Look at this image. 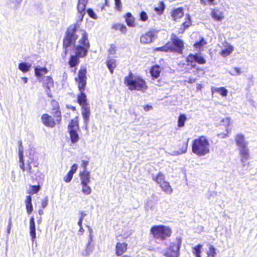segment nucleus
<instances>
[{
	"mask_svg": "<svg viewBox=\"0 0 257 257\" xmlns=\"http://www.w3.org/2000/svg\"><path fill=\"white\" fill-rule=\"evenodd\" d=\"M77 23L70 25L67 29L63 40V52L62 56L65 58L69 51V47L73 46L75 55L79 58L85 57L90 48L88 34L85 30L80 29Z\"/></svg>",
	"mask_w": 257,
	"mask_h": 257,
	"instance_id": "nucleus-1",
	"label": "nucleus"
},
{
	"mask_svg": "<svg viewBox=\"0 0 257 257\" xmlns=\"http://www.w3.org/2000/svg\"><path fill=\"white\" fill-rule=\"evenodd\" d=\"M235 145L238 151L240 161L242 167L245 166L246 162L250 157L248 142L246 140L245 136L241 133L237 134L234 138Z\"/></svg>",
	"mask_w": 257,
	"mask_h": 257,
	"instance_id": "nucleus-2",
	"label": "nucleus"
},
{
	"mask_svg": "<svg viewBox=\"0 0 257 257\" xmlns=\"http://www.w3.org/2000/svg\"><path fill=\"white\" fill-rule=\"evenodd\" d=\"M124 83L130 90L144 91L148 87L146 81L142 77L135 75L131 71L124 77Z\"/></svg>",
	"mask_w": 257,
	"mask_h": 257,
	"instance_id": "nucleus-3",
	"label": "nucleus"
},
{
	"mask_svg": "<svg viewBox=\"0 0 257 257\" xmlns=\"http://www.w3.org/2000/svg\"><path fill=\"white\" fill-rule=\"evenodd\" d=\"M193 153L198 156H203L209 152V144L204 136H201L193 141L192 146Z\"/></svg>",
	"mask_w": 257,
	"mask_h": 257,
	"instance_id": "nucleus-4",
	"label": "nucleus"
},
{
	"mask_svg": "<svg viewBox=\"0 0 257 257\" xmlns=\"http://www.w3.org/2000/svg\"><path fill=\"white\" fill-rule=\"evenodd\" d=\"M150 232L155 239L163 241L171 236L172 230L164 225H154L151 228Z\"/></svg>",
	"mask_w": 257,
	"mask_h": 257,
	"instance_id": "nucleus-5",
	"label": "nucleus"
},
{
	"mask_svg": "<svg viewBox=\"0 0 257 257\" xmlns=\"http://www.w3.org/2000/svg\"><path fill=\"white\" fill-rule=\"evenodd\" d=\"M171 42H168L169 44V50L171 52H177L182 54L184 49V42L179 39L175 34H172L171 36Z\"/></svg>",
	"mask_w": 257,
	"mask_h": 257,
	"instance_id": "nucleus-6",
	"label": "nucleus"
},
{
	"mask_svg": "<svg viewBox=\"0 0 257 257\" xmlns=\"http://www.w3.org/2000/svg\"><path fill=\"white\" fill-rule=\"evenodd\" d=\"M86 67L81 66L78 74V78H75V81L78 83V89L80 92H84L86 85Z\"/></svg>",
	"mask_w": 257,
	"mask_h": 257,
	"instance_id": "nucleus-7",
	"label": "nucleus"
},
{
	"mask_svg": "<svg viewBox=\"0 0 257 257\" xmlns=\"http://www.w3.org/2000/svg\"><path fill=\"white\" fill-rule=\"evenodd\" d=\"M181 240L179 239L176 242H172L167 249L165 255L167 257H179Z\"/></svg>",
	"mask_w": 257,
	"mask_h": 257,
	"instance_id": "nucleus-8",
	"label": "nucleus"
},
{
	"mask_svg": "<svg viewBox=\"0 0 257 257\" xmlns=\"http://www.w3.org/2000/svg\"><path fill=\"white\" fill-rule=\"evenodd\" d=\"M78 128L79 125L78 121L73 119L71 120L68 125V130L72 143H76L79 141V137L77 132Z\"/></svg>",
	"mask_w": 257,
	"mask_h": 257,
	"instance_id": "nucleus-9",
	"label": "nucleus"
},
{
	"mask_svg": "<svg viewBox=\"0 0 257 257\" xmlns=\"http://www.w3.org/2000/svg\"><path fill=\"white\" fill-rule=\"evenodd\" d=\"M158 31L154 29H150L148 32L141 36L140 41L142 44H149L153 42L158 34Z\"/></svg>",
	"mask_w": 257,
	"mask_h": 257,
	"instance_id": "nucleus-10",
	"label": "nucleus"
},
{
	"mask_svg": "<svg viewBox=\"0 0 257 257\" xmlns=\"http://www.w3.org/2000/svg\"><path fill=\"white\" fill-rule=\"evenodd\" d=\"M186 61L188 63H198L199 64H204L206 63L204 58L198 54H193L190 53L186 58Z\"/></svg>",
	"mask_w": 257,
	"mask_h": 257,
	"instance_id": "nucleus-11",
	"label": "nucleus"
},
{
	"mask_svg": "<svg viewBox=\"0 0 257 257\" xmlns=\"http://www.w3.org/2000/svg\"><path fill=\"white\" fill-rule=\"evenodd\" d=\"M41 119L43 124L46 126L53 127L55 126V122L53 118L48 114L45 113L43 114L41 117Z\"/></svg>",
	"mask_w": 257,
	"mask_h": 257,
	"instance_id": "nucleus-12",
	"label": "nucleus"
},
{
	"mask_svg": "<svg viewBox=\"0 0 257 257\" xmlns=\"http://www.w3.org/2000/svg\"><path fill=\"white\" fill-rule=\"evenodd\" d=\"M30 235L32 237V241L33 242L36 238V225L35 219L32 216L30 219Z\"/></svg>",
	"mask_w": 257,
	"mask_h": 257,
	"instance_id": "nucleus-13",
	"label": "nucleus"
},
{
	"mask_svg": "<svg viewBox=\"0 0 257 257\" xmlns=\"http://www.w3.org/2000/svg\"><path fill=\"white\" fill-rule=\"evenodd\" d=\"M79 176L80 177L81 184L89 183L90 181V174L89 172L86 170H83L80 173Z\"/></svg>",
	"mask_w": 257,
	"mask_h": 257,
	"instance_id": "nucleus-14",
	"label": "nucleus"
},
{
	"mask_svg": "<svg viewBox=\"0 0 257 257\" xmlns=\"http://www.w3.org/2000/svg\"><path fill=\"white\" fill-rule=\"evenodd\" d=\"M82 114L84 119V122L86 126L88 125L89 116H90V108L89 106L86 105L82 106Z\"/></svg>",
	"mask_w": 257,
	"mask_h": 257,
	"instance_id": "nucleus-15",
	"label": "nucleus"
},
{
	"mask_svg": "<svg viewBox=\"0 0 257 257\" xmlns=\"http://www.w3.org/2000/svg\"><path fill=\"white\" fill-rule=\"evenodd\" d=\"M127 244L125 242H118L116 245V254L117 256L122 255L127 249Z\"/></svg>",
	"mask_w": 257,
	"mask_h": 257,
	"instance_id": "nucleus-16",
	"label": "nucleus"
},
{
	"mask_svg": "<svg viewBox=\"0 0 257 257\" xmlns=\"http://www.w3.org/2000/svg\"><path fill=\"white\" fill-rule=\"evenodd\" d=\"M161 68L159 65H155L150 70V73L152 78L154 80L157 79L160 75Z\"/></svg>",
	"mask_w": 257,
	"mask_h": 257,
	"instance_id": "nucleus-17",
	"label": "nucleus"
},
{
	"mask_svg": "<svg viewBox=\"0 0 257 257\" xmlns=\"http://www.w3.org/2000/svg\"><path fill=\"white\" fill-rule=\"evenodd\" d=\"M211 15L213 19L217 21H221L224 18L223 13L218 10H212Z\"/></svg>",
	"mask_w": 257,
	"mask_h": 257,
	"instance_id": "nucleus-18",
	"label": "nucleus"
},
{
	"mask_svg": "<svg viewBox=\"0 0 257 257\" xmlns=\"http://www.w3.org/2000/svg\"><path fill=\"white\" fill-rule=\"evenodd\" d=\"M184 15L183 9L182 8H178L175 9L172 13V17L174 20L182 18Z\"/></svg>",
	"mask_w": 257,
	"mask_h": 257,
	"instance_id": "nucleus-19",
	"label": "nucleus"
},
{
	"mask_svg": "<svg viewBox=\"0 0 257 257\" xmlns=\"http://www.w3.org/2000/svg\"><path fill=\"white\" fill-rule=\"evenodd\" d=\"M77 100L78 103L82 106L88 105L87 103L86 95L84 92H80V94L78 95Z\"/></svg>",
	"mask_w": 257,
	"mask_h": 257,
	"instance_id": "nucleus-20",
	"label": "nucleus"
},
{
	"mask_svg": "<svg viewBox=\"0 0 257 257\" xmlns=\"http://www.w3.org/2000/svg\"><path fill=\"white\" fill-rule=\"evenodd\" d=\"M79 57L75 55L70 56L68 63L70 67L73 68L76 66L79 63Z\"/></svg>",
	"mask_w": 257,
	"mask_h": 257,
	"instance_id": "nucleus-21",
	"label": "nucleus"
},
{
	"mask_svg": "<svg viewBox=\"0 0 257 257\" xmlns=\"http://www.w3.org/2000/svg\"><path fill=\"white\" fill-rule=\"evenodd\" d=\"M25 203L27 212L28 214H30L33 210L32 203V197L30 195H28L26 197Z\"/></svg>",
	"mask_w": 257,
	"mask_h": 257,
	"instance_id": "nucleus-22",
	"label": "nucleus"
},
{
	"mask_svg": "<svg viewBox=\"0 0 257 257\" xmlns=\"http://www.w3.org/2000/svg\"><path fill=\"white\" fill-rule=\"evenodd\" d=\"M48 73V70L46 67H35V74L37 77L42 76L44 74Z\"/></svg>",
	"mask_w": 257,
	"mask_h": 257,
	"instance_id": "nucleus-23",
	"label": "nucleus"
},
{
	"mask_svg": "<svg viewBox=\"0 0 257 257\" xmlns=\"http://www.w3.org/2000/svg\"><path fill=\"white\" fill-rule=\"evenodd\" d=\"M125 22L129 27H134L135 19L131 13H127L125 15Z\"/></svg>",
	"mask_w": 257,
	"mask_h": 257,
	"instance_id": "nucleus-24",
	"label": "nucleus"
},
{
	"mask_svg": "<svg viewBox=\"0 0 257 257\" xmlns=\"http://www.w3.org/2000/svg\"><path fill=\"white\" fill-rule=\"evenodd\" d=\"M160 186L162 189L167 193L171 194L173 191L170 183L168 182L165 181L160 185Z\"/></svg>",
	"mask_w": 257,
	"mask_h": 257,
	"instance_id": "nucleus-25",
	"label": "nucleus"
},
{
	"mask_svg": "<svg viewBox=\"0 0 257 257\" xmlns=\"http://www.w3.org/2000/svg\"><path fill=\"white\" fill-rule=\"evenodd\" d=\"M153 180L160 185L165 181V176L162 173L159 172L156 176L153 175Z\"/></svg>",
	"mask_w": 257,
	"mask_h": 257,
	"instance_id": "nucleus-26",
	"label": "nucleus"
},
{
	"mask_svg": "<svg viewBox=\"0 0 257 257\" xmlns=\"http://www.w3.org/2000/svg\"><path fill=\"white\" fill-rule=\"evenodd\" d=\"M107 67L111 74L113 73V69L116 67V61L113 59H109L106 62Z\"/></svg>",
	"mask_w": 257,
	"mask_h": 257,
	"instance_id": "nucleus-27",
	"label": "nucleus"
},
{
	"mask_svg": "<svg viewBox=\"0 0 257 257\" xmlns=\"http://www.w3.org/2000/svg\"><path fill=\"white\" fill-rule=\"evenodd\" d=\"M31 67V64H29L25 62H22L19 64L18 68L23 72L26 73L29 71Z\"/></svg>",
	"mask_w": 257,
	"mask_h": 257,
	"instance_id": "nucleus-28",
	"label": "nucleus"
},
{
	"mask_svg": "<svg viewBox=\"0 0 257 257\" xmlns=\"http://www.w3.org/2000/svg\"><path fill=\"white\" fill-rule=\"evenodd\" d=\"M202 247V245L199 244L192 248V252L196 257H201V249Z\"/></svg>",
	"mask_w": 257,
	"mask_h": 257,
	"instance_id": "nucleus-29",
	"label": "nucleus"
},
{
	"mask_svg": "<svg viewBox=\"0 0 257 257\" xmlns=\"http://www.w3.org/2000/svg\"><path fill=\"white\" fill-rule=\"evenodd\" d=\"M187 120V117L184 114H181L179 115L178 119V126L182 127L184 126L185 122Z\"/></svg>",
	"mask_w": 257,
	"mask_h": 257,
	"instance_id": "nucleus-30",
	"label": "nucleus"
},
{
	"mask_svg": "<svg viewBox=\"0 0 257 257\" xmlns=\"http://www.w3.org/2000/svg\"><path fill=\"white\" fill-rule=\"evenodd\" d=\"M233 50L232 46H229L227 48L222 50L220 53L221 55L223 57H226L230 54Z\"/></svg>",
	"mask_w": 257,
	"mask_h": 257,
	"instance_id": "nucleus-31",
	"label": "nucleus"
},
{
	"mask_svg": "<svg viewBox=\"0 0 257 257\" xmlns=\"http://www.w3.org/2000/svg\"><path fill=\"white\" fill-rule=\"evenodd\" d=\"M82 185V192L86 195H89L91 192V189L88 184H83Z\"/></svg>",
	"mask_w": 257,
	"mask_h": 257,
	"instance_id": "nucleus-32",
	"label": "nucleus"
},
{
	"mask_svg": "<svg viewBox=\"0 0 257 257\" xmlns=\"http://www.w3.org/2000/svg\"><path fill=\"white\" fill-rule=\"evenodd\" d=\"M207 257H215L216 255V249L215 248L211 245H209V249L207 251Z\"/></svg>",
	"mask_w": 257,
	"mask_h": 257,
	"instance_id": "nucleus-33",
	"label": "nucleus"
},
{
	"mask_svg": "<svg viewBox=\"0 0 257 257\" xmlns=\"http://www.w3.org/2000/svg\"><path fill=\"white\" fill-rule=\"evenodd\" d=\"M214 90L216 92L219 93L222 96H226L228 93V90L223 87L215 88Z\"/></svg>",
	"mask_w": 257,
	"mask_h": 257,
	"instance_id": "nucleus-34",
	"label": "nucleus"
},
{
	"mask_svg": "<svg viewBox=\"0 0 257 257\" xmlns=\"http://www.w3.org/2000/svg\"><path fill=\"white\" fill-rule=\"evenodd\" d=\"M87 3L84 2H80L78 1L77 4L78 12H85L86 6Z\"/></svg>",
	"mask_w": 257,
	"mask_h": 257,
	"instance_id": "nucleus-35",
	"label": "nucleus"
},
{
	"mask_svg": "<svg viewBox=\"0 0 257 257\" xmlns=\"http://www.w3.org/2000/svg\"><path fill=\"white\" fill-rule=\"evenodd\" d=\"M207 44L206 41L204 39V38H202L199 41L196 42L194 44V46L196 48H201L204 45H206Z\"/></svg>",
	"mask_w": 257,
	"mask_h": 257,
	"instance_id": "nucleus-36",
	"label": "nucleus"
},
{
	"mask_svg": "<svg viewBox=\"0 0 257 257\" xmlns=\"http://www.w3.org/2000/svg\"><path fill=\"white\" fill-rule=\"evenodd\" d=\"M165 8V5L164 2H161L160 3L159 7L155 8V11L158 14L161 15L163 13Z\"/></svg>",
	"mask_w": 257,
	"mask_h": 257,
	"instance_id": "nucleus-37",
	"label": "nucleus"
},
{
	"mask_svg": "<svg viewBox=\"0 0 257 257\" xmlns=\"http://www.w3.org/2000/svg\"><path fill=\"white\" fill-rule=\"evenodd\" d=\"M188 141L189 139L187 140L186 142L183 143L181 148L180 149V151L177 152V154L178 155L182 154L186 152L188 147Z\"/></svg>",
	"mask_w": 257,
	"mask_h": 257,
	"instance_id": "nucleus-38",
	"label": "nucleus"
},
{
	"mask_svg": "<svg viewBox=\"0 0 257 257\" xmlns=\"http://www.w3.org/2000/svg\"><path fill=\"white\" fill-rule=\"evenodd\" d=\"M45 82V86L47 89L46 91H47L48 90H50V86L53 85V81L51 77H46Z\"/></svg>",
	"mask_w": 257,
	"mask_h": 257,
	"instance_id": "nucleus-39",
	"label": "nucleus"
},
{
	"mask_svg": "<svg viewBox=\"0 0 257 257\" xmlns=\"http://www.w3.org/2000/svg\"><path fill=\"white\" fill-rule=\"evenodd\" d=\"M228 73L233 76L239 75L241 73L240 69L238 67H234L232 70L228 71Z\"/></svg>",
	"mask_w": 257,
	"mask_h": 257,
	"instance_id": "nucleus-40",
	"label": "nucleus"
},
{
	"mask_svg": "<svg viewBox=\"0 0 257 257\" xmlns=\"http://www.w3.org/2000/svg\"><path fill=\"white\" fill-rule=\"evenodd\" d=\"M187 20L184 22L181 25L185 29H187L191 24V17L189 15H187Z\"/></svg>",
	"mask_w": 257,
	"mask_h": 257,
	"instance_id": "nucleus-41",
	"label": "nucleus"
},
{
	"mask_svg": "<svg viewBox=\"0 0 257 257\" xmlns=\"http://www.w3.org/2000/svg\"><path fill=\"white\" fill-rule=\"evenodd\" d=\"M170 46V45L169 44H168V43H167V44H166V45H165L164 46H163L162 47L156 48L155 49V50L157 51H164V52H168V51H170V50H169L170 46Z\"/></svg>",
	"mask_w": 257,
	"mask_h": 257,
	"instance_id": "nucleus-42",
	"label": "nucleus"
},
{
	"mask_svg": "<svg viewBox=\"0 0 257 257\" xmlns=\"http://www.w3.org/2000/svg\"><path fill=\"white\" fill-rule=\"evenodd\" d=\"M87 13L89 16L91 18H93L94 19H96L97 18V15L92 9L89 8L87 9Z\"/></svg>",
	"mask_w": 257,
	"mask_h": 257,
	"instance_id": "nucleus-43",
	"label": "nucleus"
},
{
	"mask_svg": "<svg viewBox=\"0 0 257 257\" xmlns=\"http://www.w3.org/2000/svg\"><path fill=\"white\" fill-rule=\"evenodd\" d=\"M114 4L115 9L118 11H121L122 6L121 0H114Z\"/></svg>",
	"mask_w": 257,
	"mask_h": 257,
	"instance_id": "nucleus-44",
	"label": "nucleus"
},
{
	"mask_svg": "<svg viewBox=\"0 0 257 257\" xmlns=\"http://www.w3.org/2000/svg\"><path fill=\"white\" fill-rule=\"evenodd\" d=\"M19 161L20 163V167L21 169L24 171L25 170V164L24 160V156H19Z\"/></svg>",
	"mask_w": 257,
	"mask_h": 257,
	"instance_id": "nucleus-45",
	"label": "nucleus"
},
{
	"mask_svg": "<svg viewBox=\"0 0 257 257\" xmlns=\"http://www.w3.org/2000/svg\"><path fill=\"white\" fill-rule=\"evenodd\" d=\"M19 145V156L23 155V147L22 146V142L21 140L18 141Z\"/></svg>",
	"mask_w": 257,
	"mask_h": 257,
	"instance_id": "nucleus-46",
	"label": "nucleus"
},
{
	"mask_svg": "<svg viewBox=\"0 0 257 257\" xmlns=\"http://www.w3.org/2000/svg\"><path fill=\"white\" fill-rule=\"evenodd\" d=\"M73 176V175L71 173L68 172L64 178V181L66 183L70 182L72 179Z\"/></svg>",
	"mask_w": 257,
	"mask_h": 257,
	"instance_id": "nucleus-47",
	"label": "nucleus"
},
{
	"mask_svg": "<svg viewBox=\"0 0 257 257\" xmlns=\"http://www.w3.org/2000/svg\"><path fill=\"white\" fill-rule=\"evenodd\" d=\"M53 115L57 118L56 121L58 122V123H59L61 120V112L59 110H56L54 112Z\"/></svg>",
	"mask_w": 257,
	"mask_h": 257,
	"instance_id": "nucleus-48",
	"label": "nucleus"
},
{
	"mask_svg": "<svg viewBox=\"0 0 257 257\" xmlns=\"http://www.w3.org/2000/svg\"><path fill=\"white\" fill-rule=\"evenodd\" d=\"M140 19L142 21H146L148 19L147 14L144 11L141 12V13L140 14Z\"/></svg>",
	"mask_w": 257,
	"mask_h": 257,
	"instance_id": "nucleus-49",
	"label": "nucleus"
},
{
	"mask_svg": "<svg viewBox=\"0 0 257 257\" xmlns=\"http://www.w3.org/2000/svg\"><path fill=\"white\" fill-rule=\"evenodd\" d=\"M92 241V236L91 235H89V241L87 244L85 250H86L87 252H89L90 253L92 251V249L90 248V245L91 244V242Z\"/></svg>",
	"mask_w": 257,
	"mask_h": 257,
	"instance_id": "nucleus-50",
	"label": "nucleus"
},
{
	"mask_svg": "<svg viewBox=\"0 0 257 257\" xmlns=\"http://www.w3.org/2000/svg\"><path fill=\"white\" fill-rule=\"evenodd\" d=\"M48 197H45L41 201V205L43 208H45L48 205Z\"/></svg>",
	"mask_w": 257,
	"mask_h": 257,
	"instance_id": "nucleus-51",
	"label": "nucleus"
},
{
	"mask_svg": "<svg viewBox=\"0 0 257 257\" xmlns=\"http://www.w3.org/2000/svg\"><path fill=\"white\" fill-rule=\"evenodd\" d=\"M78 168V165L76 164H74L71 167L70 170L69 172L71 173L72 174L74 175L76 172Z\"/></svg>",
	"mask_w": 257,
	"mask_h": 257,
	"instance_id": "nucleus-52",
	"label": "nucleus"
},
{
	"mask_svg": "<svg viewBox=\"0 0 257 257\" xmlns=\"http://www.w3.org/2000/svg\"><path fill=\"white\" fill-rule=\"evenodd\" d=\"M122 33L125 34L127 31V28L126 27L123 25L120 24V26H119V30Z\"/></svg>",
	"mask_w": 257,
	"mask_h": 257,
	"instance_id": "nucleus-53",
	"label": "nucleus"
},
{
	"mask_svg": "<svg viewBox=\"0 0 257 257\" xmlns=\"http://www.w3.org/2000/svg\"><path fill=\"white\" fill-rule=\"evenodd\" d=\"M31 187L32 191H33V193H37L40 189L39 186L33 185L31 186Z\"/></svg>",
	"mask_w": 257,
	"mask_h": 257,
	"instance_id": "nucleus-54",
	"label": "nucleus"
},
{
	"mask_svg": "<svg viewBox=\"0 0 257 257\" xmlns=\"http://www.w3.org/2000/svg\"><path fill=\"white\" fill-rule=\"evenodd\" d=\"M89 164V162L88 161L82 160L81 167L83 168V170H86V168Z\"/></svg>",
	"mask_w": 257,
	"mask_h": 257,
	"instance_id": "nucleus-55",
	"label": "nucleus"
},
{
	"mask_svg": "<svg viewBox=\"0 0 257 257\" xmlns=\"http://www.w3.org/2000/svg\"><path fill=\"white\" fill-rule=\"evenodd\" d=\"M115 46L113 45V44H111L110 45V47L109 49V53L110 54H114L115 52Z\"/></svg>",
	"mask_w": 257,
	"mask_h": 257,
	"instance_id": "nucleus-56",
	"label": "nucleus"
},
{
	"mask_svg": "<svg viewBox=\"0 0 257 257\" xmlns=\"http://www.w3.org/2000/svg\"><path fill=\"white\" fill-rule=\"evenodd\" d=\"M78 18L80 21H82L83 20L84 16L85 14V12H78Z\"/></svg>",
	"mask_w": 257,
	"mask_h": 257,
	"instance_id": "nucleus-57",
	"label": "nucleus"
},
{
	"mask_svg": "<svg viewBox=\"0 0 257 257\" xmlns=\"http://www.w3.org/2000/svg\"><path fill=\"white\" fill-rule=\"evenodd\" d=\"M119 26H120V24L117 23L112 25V29L115 30H119Z\"/></svg>",
	"mask_w": 257,
	"mask_h": 257,
	"instance_id": "nucleus-58",
	"label": "nucleus"
},
{
	"mask_svg": "<svg viewBox=\"0 0 257 257\" xmlns=\"http://www.w3.org/2000/svg\"><path fill=\"white\" fill-rule=\"evenodd\" d=\"M22 0H11L12 3H14L15 5H19L21 3Z\"/></svg>",
	"mask_w": 257,
	"mask_h": 257,
	"instance_id": "nucleus-59",
	"label": "nucleus"
},
{
	"mask_svg": "<svg viewBox=\"0 0 257 257\" xmlns=\"http://www.w3.org/2000/svg\"><path fill=\"white\" fill-rule=\"evenodd\" d=\"M152 108H153L152 106L150 105H146V106H144V109L146 111H149Z\"/></svg>",
	"mask_w": 257,
	"mask_h": 257,
	"instance_id": "nucleus-60",
	"label": "nucleus"
},
{
	"mask_svg": "<svg viewBox=\"0 0 257 257\" xmlns=\"http://www.w3.org/2000/svg\"><path fill=\"white\" fill-rule=\"evenodd\" d=\"M215 0H207V2L209 5H216L217 3L215 2Z\"/></svg>",
	"mask_w": 257,
	"mask_h": 257,
	"instance_id": "nucleus-61",
	"label": "nucleus"
},
{
	"mask_svg": "<svg viewBox=\"0 0 257 257\" xmlns=\"http://www.w3.org/2000/svg\"><path fill=\"white\" fill-rule=\"evenodd\" d=\"M186 29H184L183 27L181 26L180 28L179 29V33L182 34L184 32Z\"/></svg>",
	"mask_w": 257,
	"mask_h": 257,
	"instance_id": "nucleus-62",
	"label": "nucleus"
},
{
	"mask_svg": "<svg viewBox=\"0 0 257 257\" xmlns=\"http://www.w3.org/2000/svg\"><path fill=\"white\" fill-rule=\"evenodd\" d=\"M11 228H12V226H8L7 230L8 235L11 233Z\"/></svg>",
	"mask_w": 257,
	"mask_h": 257,
	"instance_id": "nucleus-63",
	"label": "nucleus"
},
{
	"mask_svg": "<svg viewBox=\"0 0 257 257\" xmlns=\"http://www.w3.org/2000/svg\"><path fill=\"white\" fill-rule=\"evenodd\" d=\"M22 80L23 81L24 83H27L28 82V78L26 77H23L21 78Z\"/></svg>",
	"mask_w": 257,
	"mask_h": 257,
	"instance_id": "nucleus-64",
	"label": "nucleus"
}]
</instances>
